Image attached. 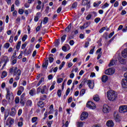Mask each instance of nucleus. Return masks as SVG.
Returning <instances> with one entry per match:
<instances>
[{
	"mask_svg": "<svg viewBox=\"0 0 127 127\" xmlns=\"http://www.w3.org/2000/svg\"><path fill=\"white\" fill-rule=\"evenodd\" d=\"M59 44H60V39H58L57 41L55 43V46L56 47H58V46H59Z\"/></svg>",
	"mask_w": 127,
	"mask_h": 127,
	"instance_id": "obj_26",
	"label": "nucleus"
},
{
	"mask_svg": "<svg viewBox=\"0 0 127 127\" xmlns=\"http://www.w3.org/2000/svg\"><path fill=\"white\" fill-rule=\"evenodd\" d=\"M109 4L108 3H105L101 7L102 8H106V7H108L109 6Z\"/></svg>",
	"mask_w": 127,
	"mask_h": 127,
	"instance_id": "obj_51",
	"label": "nucleus"
},
{
	"mask_svg": "<svg viewBox=\"0 0 127 127\" xmlns=\"http://www.w3.org/2000/svg\"><path fill=\"white\" fill-rule=\"evenodd\" d=\"M31 53V49H29L28 51L27 49H25L24 51V55H26L27 56H28V55Z\"/></svg>",
	"mask_w": 127,
	"mask_h": 127,
	"instance_id": "obj_21",
	"label": "nucleus"
},
{
	"mask_svg": "<svg viewBox=\"0 0 127 127\" xmlns=\"http://www.w3.org/2000/svg\"><path fill=\"white\" fill-rule=\"evenodd\" d=\"M85 93H86V90L84 89H82L80 92L79 96L82 97L83 96V95L85 94Z\"/></svg>",
	"mask_w": 127,
	"mask_h": 127,
	"instance_id": "obj_30",
	"label": "nucleus"
},
{
	"mask_svg": "<svg viewBox=\"0 0 127 127\" xmlns=\"http://www.w3.org/2000/svg\"><path fill=\"white\" fill-rule=\"evenodd\" d=\"M115 65V60H112L110 62V64H108L109 67H112Z\"/></svg>",
	"mask_w": 127,
	"mask_h": 127,
	"instance_id": "obj_35",
	"label": "nucleus"
},
{
	"mask_svg": "<svg viewBox=\"0 0 127 127\" xmlns=\"http://www.w3.org/2000/svg\"><path fill=\"white\" fill-rule=\"evenodd\" d=\"M90 23L89 22H85L84 23L83 26H80L79 27V28L81 30H83V29H85L86 28H87V27H89V26H90Z\"/></svg>",
	"mask_w": 127,
	"mask_h": 127,
	"instance_id": "obj_12",
	"label": "nucleus"
},
{
	"mask_svg": "<svg viewBox=\"0 0 127 127\" xmlns=\"http://www.w3.org/2000/svg\"><path fill=\"white\" fill-rule=\"evenodd\" d=\"M47 124L48 125V127H51V125L53 124V121H50L48 122H47Z\"/></svg>",
	"mask_w": 127,
	"mask_h": 127,
	"instance_id": "obj_44",
	"label": "nucleus"
},
{
	"mask_svg": "<svg viewBox=\"0 0 127 127\" xmlns=\"http://www.w3.org/2000/svg\"><path fill=\"white\" fill-rule=\"evenodd\" d=\"M14 123V119L11 118L9 122V125L11 126V125H13Z\"/></svg>",
	"mask_w": 127,
	"mask_h": 127,
	"instance_id": "obj_48",
	"label": "nucleus"
},
{
	"mask_svg": "<svg viewBox=\"0 0 127 127\" xmlns=\"http://www.w3.org/2000/svg\"><path fill=\"white\" fill-rule=\"evenodd\" d=\"M46 98H47V96H46V95H44L40 96V99L41 101H45Z\"/></svg>",
	"mask_w": 127,
	"mask_h": 127,
	"instance_id": "obj_29",
	"label": "nucleus"
},
{
	"mask_svg": "<svg viewBox=\"0 0 127 127\" xmlns=\"http://www.w3.org/2000/svg\"><path fill=\"white\" fill-rule=\"evenodd\" d=\"M16 62H17L16 60H13L12 61L11 65H14V64H16Z\"/></svg>",
	"mask_w": 127,
	"mask_h": 127,
	"instance_id": "obj_63",
	"label": "nucleus"
},
{
	"mask_svg": "<svg viewBox=\"0 0 127 127\" xmlns=\"http://www.w3.org/2000/svg\"><path fill=\"white\" fill-rule=\"evenodd\" d=\"M86 82L87 85H88L89 88L90 89H93L94 88V86H95V83L94 81H92L91 80H86Z\"/></svg>",
	"mask_w": 127,
	"mask_h": 127,
	"instance_id": "obj_9",
	"label": "nucleus"
},
{
	"mask_svg": "<svg viewBox=\"0 0 127 127\" xmlns=\"http://www.w3.org/2000/svg\"><path fill=\"white\" fill-rule=\"evenodd\" d=\"M20 103L22 106H24V99H20Z\"/></svg>",
	"mask_w": 127,
	"mask_h": 127,
	"instance_id": "obj_60",
	"label": "nucleus"
},
{
	"mask_svg": "<svg viewBox=\"0 0 127 127\" xmlns=\"http://www.w3.org/2000/svg\"><path fill=\"white\" fill-rule=\"evenodd\" d=\"M86 82V80H84V81H83L81 83V84L79 85V89H81V88H82V87L83 86V85H84V83H85Z\"/></svg>",
	"mask_w": 127,
	"mask_h": 127,
	"instance_id": "obj_52",
	"label": "nucleus"
},
{
	"mask_svg": "<svg viewBox=\"0 0 127 127\" xmlns=\"http://www.w3.org/2000/svg\"><path fill=\"white\" fill-rule=\"evenodd\" d=\"M6 90L7 92L6 95V99L9 100H10V96H11L10 92L9 91V88H6Z\"/></svg>",
	"mask_w": 127,
	"mask_h": 127,
	"instance_id": "obj_18",
	"label": "nucleus"
},
{
	"mask_svg": "<svg viewBox=\"0 0 127 127\" xmlns=\"http://www.w3.org/2000/svg\"><path fill=\"white\" fill-rule=\"evenodd\" d=\"M45 91H48V89L46 85H44L42 87V88H41V87L40 86L37 88V92H38V93H41V94H45Z\"/></svg>",
	"mask_w": 127,
	"mask_h": 127,
	"instance_id": "obj_4",
	"label": "nucleus"
},
{
	"mask_svg": "<svg viewBox=\"0 0 127 127\" xmlns=\"http://www.w3.org/2000/svg\"><path fill=\"white\" fill-rule=\"evenodd\" d=\"M15 104H18V103H19V97L17 96L15 97Z\"/></svg>",
	"mask_w": 127,
	"mask_h": 127,
	"instance_id": "obj_46",
	"label": "nucleus"
},
{
	"mask_svg": "<svg viewBox=\"0 0 127 127\" xmlns=\"http://www.w3.org/2000/svg\"><path fill=\"white\" fill-rule=\"evenodd\" d=\"M26 39H27V35H24L23 37L22 38V41H23V42H24V41H25Z\"/></svg>",
	"mask_w": 127,
	"mask_h": 127,
	"instance_id": "obj_40",
	"label": "nucleus"
},
{
	"mask_svg": "<svg viewBox=\"0 0 127 127\" xmlns=\"http://www.w3.org/2000/svg\"><path fill=\"white\" fill-rule=\"evenodd\" d=\"M8 120H7L6 123H5V127H11V125H10L9 124H8Z\"/></svg>",
	"mask_w": 127,
	"mask_h": 127,
	"instance_id": "obj_49",
	"label": "nucleus"
},
{
	"mask_svg": "<svg viewBox=\"0 0 127 127\" xmlns=\"http://www.w3.org/2000/svg\"><path fill=\"white\" fill-rule=\"evenodd\" d=\"M122 85L123 88H127V80L123 78L122 80Z\"/></svg>",
	"mask_w": 127,
	"mask_h": 127,
	"instance_id": "obj_16",
	"label": "nucleus"
},
{
	"mask_svg": "<svg viewBox=\"0 0 127 127\" xmlns=\"http://www.w3.org/2000/svg\"><path fill=\"white\" fill-rule=\"evenodd\" d=\"M108 76L107 75H103L102 77V81L103 83H106V81H108Z\"/></svg>",
	"mask_w": 127,
	"mask_h": 127,
	"instance_id": "obj_24",
	"label": "nucleus"
},
{
	"mask_svg": "<svg viewBox=\"0 0 127 127\" xmlns=\"http://www.w3.org/2000/svg\"><path fill=\"white\" fill-rule=\"evenodd\" d=\"M54 61V59L52 57L49 58V62L50 63H52Z\"/></svg>",
	"mask_w": 127,
	"mask_h": 127,
	"instance_id": "obj_61",
	"label": "nucleus"
},
{
	"mask_svg": "<svg viewBox=\"0 0 127 127\" xmlns=\"http://www.w3.org/2000/svg\"><path fill=\"white\" fill-rule=\"evenodd\" d=\"M76 125H77V127H82L83 125H84V123H83V122H77L76 123Z\"/></svg>",
	"mask_w": 127,
	"mask_h": 127,
	"instance_id": "obj_32",
	"label": "nucleus"
},
{
	"mask_svg": "<svg viewBox=\"0 0 127 127\" xmlns=\"http://www.w3.org/2000/svg\"><path fill=\"white\" fill-rule=\"evenodd\" d=\"M92 16H96V12L95 11H92L91 12L90 14H89L86 17V20H89L91 19V17Z\"/></svg>",
	"mask_w": 127,
	"mask_h": 127,
	"instance_id": "obj_13",
	"label": "nucleus"
},
{
	"mask_svg": "<svg viewBox=\"0 0 127 127\" xmlns=\"http://www.w3.org/2000/svg\"><path fill=\"white\" fill-rule=\"evenodd\" d=\"M26 104L27 106H30L31 107V106H32V101H31L30 100H29L27 101Z\"/></svg>",
	"mask_w": 127,
	"mask_h": 127,
	"instance_id": "obj_41",
	"label": "nucleus"
},
{
	"mask_svg": "<svg viewBox=\"0 0 127 127\" xmlns=\"http://www.w3.org/2000/svg\"><path fill=\"white\" fill-rule=\"evenodd\" d=\"M2 104L3 106H6V105H7V101H6L5 99H3L2 101Z\"/></svg>",
	"mask_w": 127,
	"mask_h": 127,
	"instance_id": "obj_45",
	"label": "nucleus"
},
{
	"mask_svg": "<svg viewBox=\"0 0 127 127\" xmlns=\"http://www.w3.org/2000/svg\"><path fill=\"white\" fill-rule=\"evenodd\" d=\"M127 2L126 1H123L122 2V5L123 6H126V5H127Z\"/></svg>",
	"mask_w": 127,
	"mask_h": 127,
	"instance_id": "obj_64",
	"label": "nucleus"
},
{
	"mask_svg": "<svg viewBox=\"0 0 127 127\" xmlns=\"http://www.w3.org/2000/svg\"><path fill=\"white\" fill-rule=\"evenodd\" d=\"M21 44V41H19L16 46V48L17 50H19V48H20Z\"/></svg>",
	"mask_w": 127,
	"mask_h": 127,
	"instance_id": "obj_34",
	"label": "nucleus"
},
{
	"mask_svg": "<svg viewBox=\"0 0 127 127\" xmlns=\"http://www.w3.org/2000/svg\"><path fill=\"white\" fill-rule=\"evenodd\" d=\"M43 82H44V77H42L41 78V79L40 80V81L37 84L36 87H39V86H40V85H41V84H42Z\"/></svg>",
	"mask_w": 127,
	"mask_h": 127,
	"instance_id": "obj_25",
	"label": "nucleus"
},
{
	"mask_svg": "<svg viewBox=\"0 0 127 127\" xmlns=\"http://www.w3.org/2000/svg\"><path fill=\"white\" fill-rule=\"evenodd\" d=\"M114 7H118L119 6V1H116L114 5Z\"/></svg>",
	"mask_w": 127,
	"mask_h": 127,
	"instance_id": "obj_58",
	"label": "nucleus"
},
{
	"mask_svg": "<svg viewBox=\"0 0 127 127\" xmlns=\"http://www.w3.org/2000/svg\"><path fill=\"white\" fill-rule=\"evenodd\" d=\"M114 34H115V32H114V31L110 33L109 35V38H112V37L114 35Z\"/></svg>",
	"mask_w": 127,
	"mask_h": 127,
	"instance_id": "obj_57",
	"label": "nucleus"
},
{
	"mask_svg": "<svg viewBox=\"0 0 127 127\" xmlns=\"http://www.w3.org/2000/svg\"><path fill=\"white\" fill-rule=\"evenodd\" d=\"M69 93H70V88H68L66 90V92L65 93L66 96H68L69 95Z\"/></svg>",
	"mask_w": 127,
	"mask_h": 127,
	"instance_id": "obj_62",
	"label": "nucleus"
},
{
	"mask_svg": "<svg viewBox=\"0 0 127 127\" xmlns=\"http://www.w3.org/2000/svg\"><path fill=\"white\" fill-rule=\"evenodd\" d=\"M106 126L108 127H113L114 126V122L112 120H109L106 123Z\"/></svg>",
	"mask_w": 127,
	"mask_h": 127,
	"instance_id": "obj_17",
	"label": "nucleus"
},
{
	"mask_svg": "<svg viewBox=\"0 0 127 127\" xmlns=\"http://www.w3.org/2000/svg\"><path fill=\"white\" fill-rule=\"evenodd\" d=\"M108 104H104L103 107L102 111L104 114H108L110 112Z\"/></svg>",
	"mask_w": 127,
	"mask_h": 127,
	"instance_id": "obj_8",
	"label": "nucleus"
},
{
	"mask_svg": "<svg viewBox=\"0 0 127 127\" xmlns=\"http://www.w3.org/2000/svg\"><path fill=\"white\" fill-rule=\"evenodd\" d=\"M57 94H58V97H61V95H62L61 90L59 89L58 91Z\"/></svg>",
	"mask_w": 127,
	"mask_h": 127,
	"instance_id": "obj_54",
	"label": "nucleus"
},
{
	"mask_svg": "<svg viewBox=\"0 0 127 127\" xmlns=\"http://www.w3.org/2000/svg\"><path fill=\"white\" fill-rule=\"evenodd\" d=\"M114 119L116 122H119L120 121V115H119V113L118 112L115 111L113 114Z\"/></svg>",
	"mask_w": 127,
	"mask_h": 127,
	"instance_id": "obj_11",
	"label": "nucleus"
},
{
	"mask_svg": "<svg viewBox=\"0 0 127 127\" xmlns=\"http://www.w3.org/2000/svg\"><path fill=\"white\" fill-rule=\"evenodd\" d=\"M119 112L121 114L127 113V105H121L119 108Z\"/></svg>",
	"mask_w": 127,
	"mask_h": 127,
	"instance_id": "obj_5",
	"label": "nucleus"
},
{
	"mask_svg": "<svg viewBox=\"0 0 127 127\" xmlns=\"http://www.w3.org/2000/svg\"><path fill=\"white\" fill-rule=\"evenodd\" d=\"M38 106L40 108H43L44 107V103L42 101H39L38 103Z\"/></svg>",
	"mask_w": 127,
	"mask_h": 127,
	"instance_id": "obj_28",
	"label": "nucleus"
},
{
	"mask_svg": "<svg viewBox=\"0 0 127 127\" xmlns=\"http://www.w3.org/2000/svg\"><path fill=\"white\" fill-rule=\"evenodd\" d=\"M122 55L123 57L124 58H127V48L124 49L122 52Z\"/></svg>",
	"mask_w": 127,
	"mask_h": 127,
	"instance_id": "obj_19",
	"label": "nucleus"
},
{
	"mask_svg": "<svg viewBox=\"0 0 127 127\" xmlns=\"http://www.w3.org/2000/svg\"><path fill=\"white\" fill-rule=\"evenodd\" d=\"M89 116V114L87 112H83L80 116V120L81 121H84V120H86L87 118H88Z\"/></svg>",
	"mask_w": 127,
	"mask_h": 127,
	"instance_id": "obj_10",
	"label": "nucleus"
},
{
	"mask_svg": "<svg viewBox=\"0 0 127 127\" xmlns=\"http://www.w3.org/2000/svg\"><path fill=\"white\" fill-rule=\"evenodd\" d=\"M34 94H35V89L33 88L32 89L30 92H29V94L31 96H33V95H34Z\"/></svg>",
	"mask_w": 127,
	"mask_h": 127,
	"instance_id": "obj_27",
	"label": "nucleus"
},
{
	"mask_svg": "<svg viewBox=\"0 0 127 127\" xmlns=\"http://www.w3.org/2000/svg\"><path fill=\"white\" fill-rule=\"evenodd\" d=\"M77 5H78V3L77 2H74L72 5V8H76Z\"/></svg>",
	"mask_w": 127,
	"mask_h": 127,
	"instance_id": "obj_42",
	"label": "nucleus"
},
{
	"mask_svg": "<svg viewBox=\"0 0 127 127\" xmlns=\"http://www.w3.org/2000/svg\"><path fill=\"white\" fill-rule=\"evenodd\" d=\"M25 97V93H24L21 95L20 100H24V97Z\"/></svg>",
	"mask_w": 127,
	"mask_h": 127,
	"instance_id": "obj_56",
	"label": "nucleus"
},
{
	"mask_svg": "<svg viewBox=\"0 0 127 127\" xmlns=\"http://www.w3.org/2000/svg\"><path fill=\"white\" fill-rule=\"evenodd\" d=\"M103 53L102 52V48L98 49L96 51V54H98L97 57V60H99L102 56V54Z\"/></svg>",
	"mask_w": 127,
	"mask_h": 127,
	"instance_id": "obj_14",
	"label": "nucleus"
},
{
	"mask_svg": "<svg viewBox=\"0 0 127 127\" xmlns=\"http://www.w3.org/2000/svg\"><path fill=\"white\" fill-rule=\"evenodd\" d=\"M37 120H38V118L37 117H33L31 120L32 123H37Z\"/></svg>",
	"mask_w": 127,
	"mask_h": 127,
	"instance_id": "obj_33",
	"label": "nucleus"
},
{
	"mask_svg": "<svg viewBox=\"0 0 127 127\" xmlns=\"http://www.w3.org/2000/svg\"><path fill=\"white\" fill-rule=\"evenodd\" d=\"M7 76V72H6L5 70L3 71L1 75V79H3V78H4L5 77H6Z\"/></svg>",
	"mask_w": 127,
	"mask_h": 127,
	"instance_id": "obj_23",
	"label": "nucleus"
},
{
	"mask_svg": "<svg viewBox=\"0 0 127 127\" xmlns=\"http://www.w3.org/2000/svg\"><path fill=\"white\" fill-rule=\"evenodd\" d=\"M119 60L121 64H125V63H126V60H125L122 58H120L119 59Z\"/></svg>",
	"mask_w": 127,
	"mask_h": 127,
	"instance_id": "obj_31",
	"label": "nucleus"
},
{
	"mask_svg": "<svg viewBox=\"0 0 127 127\" xmlns=\"http://www.w3.org/2000/svg\"><path fill=\"white\" fill-rule=\"evenodd\" d=\"M21 75V70L20 69H17V67H15L13 72V76L15 77V80L16 81H17V80H19Z\"/></svg>",
	"mask_w": 127,
	"mask_h": 127,
	"instance_id": "obj_2",
	"label": "nucleus"
},
{
	"mask_svg": "<svg viewBox=\"0 0 127 127\" xmlns=\"http://www.w3.org/2000/svg\"><path fill=\"white\" fill-rule=\"evenodd\" d=\"M117 34H115L109 41L110 42H112V41H113V40H114V39H115V38H116V37H117Z\"/></svg>",
	"mask_w": 127,
	"mask_h": 127,
	"instance_id": "obj_53",
	"label": "nucleus"
},
{
	"mask_svg": "<svg viewBox=\"0 0 127 127\" xmlns=\"http://www.w3.org/2000/svg\"><path fill=\"white\" fill-rule=\"evenodd\" d=\"M67 37V35H64L61 38L62 42H64L65 41V39H66V37Z\"/></svg>",
	"mask_w": 127,
	"mask_h": 127,
	"instance_id": "obj_37",
	"label": "nucleus"
},
{
	"mask_svg": "<svg viewBox=\"0 0 127 127\" xmlns=\"http://www.w3.org/2000/svg\"><path fill=\"white\" fill-rule=\"evenodd\" d=\"M9 46H10V44L8 43H6L4 44V47L6 49H8V48H9Z\"/></svg>",
	"mask_w": 127,
	"mask_h": 127,
	"instance_id": "obj_36",
	"label": "nucleus"
},
{
	"mask_svg": "<svg viewBox=\"0 0 127 127\" xmlns=\"http://www.w3.org/2000/svg\"><path fill=\"white\" fill-rule=\"evenodd\" d=\"M62 82H63V78H58L57 80V83L58 84H60V83H62Z\"/></svg>",
	"mask_w": 127,
	"mask_h": 127,
	"instance_id": "obj_50",
	"label": "nucleus"
},
{
	"mask_svg": "<svg viewBox=\"0 0 127 127\" xmlns=\"http://www.w3.org/2000/svg\"><path fill=\"white\" fill-rule=\"evenodd\" d=\"M48 22V17H45L44 18L43 24H46V23H47Z\"/></svg>",
	"mask_w": 127,
	"mask_h": 127,
	"instance_id": "obj_38",
	"label": "nucleus"
},
{
	"mask_svg": "<svg viewBox=\"0 0 127 127\" xmlns=\"http://www.w3.org/2000/svg\"><path fill=\"white\" fill-rule=\"evenodd\" d=\"M107 95V98L109 101H115L116 99L118 98V94L113 90L108 91Z\"/></svg>",
	"mask_w": 127,
	"mask_h": 127,
	"instance_id": "obj_1",
	"label": "nucleus"
},
{
	"mask_svg": "<svg viewBox=\"0 0 127 127\" xmlns=\"http://www.w3.org/2000/svg\"><path fill=\"white\" fill-rule=\"evenodd\" d=\"M85 5H86L87 8H90V1H88L87 2H85Z\"/></svg>",
	"mask_w": 127,
	"mask_h": 127,
	"instance_id": "obj_47",
	"label": "nucleus"
},
{
	"mask_svg": "<svg viewBox=\"0 0 127 127\" xmlns=\"http://www.w3.org/2000/svg\"><path fill=\"white\" fill-rule=\"evenodd\" d=\"M71 27H72V24L70 23L68 25V26H67L65 29V31H66V32H69L70 30H71Z\"/></svg>",
	"mask_w": 127,
	"mask_h": 127,
	"instance_id": "obj_22",
	"label": "nucleus"
},
{
	"mask_svg": "<svg viewBox=\"0 0 127 127\" xmlns=\"http://www.w3.org/2000/svg\"><path fill=\"white\" fill-rule=\"evenodd\" d=\"M1 62H4V64H3L2 68H4L7 64V62H9V59L6 56H3L1 59Z\"/></svg>",
	"mask_w": 127,
	"mask_h": 127,
	"instance_id": "obj_6",
	"label": "nucleus"
},
{
	"mask_svg": "<svg viewBox=\"0 0 127 127\" xmlns=\"http://www.w3.org/2000/svg\"><path fill=\"white\" fill-rule=\"evenodd\" d=\"M86 107L91 110H95L96 109V104L94 102L89 101L86 103Z\"/></svg>",
	"mask_w": 127,
	"mask_h": 127,
	"instance_id": "obj_3",
	"label": "nucleus"
},
{
	"mask_svg": "<svg viewBox=\"0 0 127 127\" xmlns=\"http://www.w3.org/2000/svg\"><path fill=\"white\" fill-rule=\"evenodd\" d=\"M19 91L23 92L24 91V87H23V86H21L19 87Z\"/></svg>",
	"mask_w": 127,
	"mask_h": 127,
	"instance_id": "obj_55",
	"label": "nucleus"
},
{
	"mask_svg": "<svg viewBox=\"0 0 127 127\" xmlns=\"http://www.w3.org/2000/svg\"><path fill=\"white\" fill-rule=\"evenodd\" d=\"M64 65H65V62H63L61 65H60L59 69L61 70L63 67H64Z\"/></svg>",
	"mask_w": 127,
	"mask_h": 127,
	"instance_id": "obj_43",
	"label": "nucleus"
},
{
	"mask_svg": "<svg viewBox=\"0 0 127 127\" xmlns=\"http://www.w3.org/2000/svg\"><path fill=\"white\" fill-rule=\"evenodd\" d=\"M16 114V110H15V108L14 107L11 108V112L9 113L10 116H11V117H14Z\"/></svg>",
	"mask_w": 127,
	"mask_h": 127,
	"instance_id": "obj_15",
	"label": "nucleus"
},
{
	"mask_svg": "<svg viewBox=\"0 0 127 127\" xmlns=\"http://www.w3.org/2000/svg\"><path fill=\"white\" fill-rule=\"evenodd\" d=\"M105 30H106V31H109V30H110V29L108 28L107 26L103 27L99 30V32L100 33H102V32H104Z\"/></svg>",
	"mask_w": 127,
	"mask_h": 127,
	"instance_id": "obj_20",
	"label": "nucleus"
},
{
	"mask_svg": "<svg viewBox=\"0 0 127 127\" xmlns=\"http://www.w3.org/2000/svg\"><path fill=\"white\" fill-rule=\"evenodd\" d=\"M17 126L18 127H22L23 126V123L22 122H18Z\"/></svg>",
	"mask_w": 127,
	"mask_h": 127,
	"instance_id": "obj_59",
	"label": "nucleus"
},
{
	"mask_svg": "<svg viewBox=\"0 0 127 127\" xmlns=\"http://www.w3.org/2000/svg\"><path fill=\"white\" fill-rule=\"evenodd\" d=\"M14 67H11L9 70V72L11 74L12 73H14Z\"/></svg>",
	"mask_w": 127,
	"mask_h": 127,
	"instance_id": "obj_39",
	"label": "nucleus"
},
{
	"mask_svg": "<svg viewBox=\"0 0 127 127\" xmlns=\"http://www.w3.org/2000/svg\"><path fill=\"white\" fill-rule=\"evenodd\" d=\"M115 73V68L111 67L109 68L108 69L106 70L105 73L106 75H113Z\"/></svg>",
	"mask_w": 127,
	"mask_h": 127,
	"instance_id": "obj_7",
	"label": "nucleus"
}]
</instances>
